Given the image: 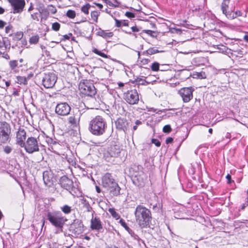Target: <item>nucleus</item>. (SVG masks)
<instances>
[{"mask_svg":"<svg viewBox=\"0 0 248 248\" xmlns=\"http://www.w3.org/2000/svg\"><path fill=\"white\" fill-rule=\"evenodd\" d=\"M107 128V122L104 118L101 116H96L93 118L89 123V130L95 136L103 135Z\"/></svg>","mask_w":248,"mask_h":248,"instance_id":"obj_1","label":"nucleus"},{"mask_svg":"<svg viewBox=\"0 0 248 248\" xmlns=\"http://www.w3.org/2000/svg\"><path fill=\"white\" fill-rule=\"evenodd\" d=\"M135 219L141 228L149 225L152 218L150 211L142 205L137 206L135 211Z\"/></svg>","mask_w":248,"mask_h":248,"instance_id":"obj_2","label":"nucleus"},{"mask_svg":"<svg viewBox=\"0 0 248 248\" xmlns=\"http://www.w3.org/2000/svg\"><path fill=\"white\" fill-rule=\"evenodd\" d=\"M102 183L103 187L109 190L113 196H118L120 194L121 188L111 174L106 173L102 177Z\"/></svg>","mask_w":248,"mask_h":248,"instance_id":"obj_3","label":"nucleus"},{"mask_svg":"<svg viewBox=\"0 0 248 248\" xmlns=\"http://www.w3.org/2000/svg\"><path fill=\"white\" fill-rule=\"evenodd\" d=\"M47 219L55 227L62 229L66 221L62 214L60 212H48Z\"/></svg>","mask_w":248,"mask_h":248,"instance_id":"obj_4","label":"nucleus"},{"mask_svg":"<svg viewBox=\"0 0 248 248\" xmlns=\"http://www.w3.org/2000/svg\"><path fill=\"white\" fill-rule=\"evenodd\" d=\"M80 92L85 95L93 97L96 93V89L93 83L90 80H83L78 86Z\"/></svg>","mask_w":248,"mask_h":248,"instance_id":"obj_5","label":"nucleus"},{"mask_svg":"<svg viewBox=\"0 0 248 248\" xmlns=\"http://www.w3.org/2000/svg\"><path fill=\"white\" fill-rule=\"evenodd\" d=\"M10 125L6 122H0V143L5 144L10 140Z\"/></svg>","mask_w":248,"mask_h":248,"instance_id":"obj_6","label":"nucleus"},{"mask_svg":"<svg viewBox=\"0 0 248 248\" xmlns=\"http://www.w3.org/2000/svg\"><path fill=\"white\" fill-rule=\"evenodd\" d=\"M57 80V75L53 72L44 73L42 78V85L46 88H52Z\"/></svg>","mask_w":248,"mask_h":248,"instance_id":"obj_7","label":"nucleus"},{"mask_svg":"<svg viewBox=\"0 0 248 248\" xmlns=\"http://www.w3.org/2000/svg\"><path fill=\"white\" fill-rule=\"evenodd\" d=\"M23 147L26 151L29 154H32L39 150L38 141L34 137L28 138Z\"/></svg>","mask_w":248,"mask_h":248,"instance_id":"obj_8","label":"nucleus"},{"mask_svg":"<svg viewBox=\"0 0 248 248\" xmlns=\"http://www.w3.org/2000/svg\"><path fill=\"white\" fill-rule=\"evenodd\" d=\"M124 98L125 101L130 105L137 104L139 101V93L135 89L125 93Z\"/></svg>","mask_w":248,"mask_h":248,"instance_id":"obj_9","label":"nucleus"},{"mask_svg":"<svg viewBox=\"0 0 248 248\" xmlns=\"http://www.w3.org/2000/svg\"><path fill=\"white\" fill-rule=\"evenodd\" d=\"M194 89L192 87H184L180 89L178 93L185 103L189 102L193 98V92Z\"/></svg>","mask_w":248,"mask_h":248,"instance_id":"obj_10","label":"nucleus"},{"mask_svg":"<svg viewBox=\"0 0 248 248\" xmlns=\"http://www.w3.org/2000/svg\"><path fill=\"white\" fill-rule=\"evenodd\" d=\"M71 108L66 102L58 103L55 107L56 113L60 116H65L70 113Z\"/></svg>","mask_w":248,"mask_h":248,"instance_id":"obj_11","label":"nucleus"},{"mask_svg":"<svg viewBox=\"0 0 248 248\" xmlns=\"http://www.w3.org/2000/svg\"><path fill=\"white\" fill-rule=\"evenodd\" d=\"M120 149L117 145L110 146L104 153V157L107 161H110L111 158L117 157L120 154Z\"/></svg>","mask_w":248,"mask_h":248,"instance_id":"obj_12","label":"nucleus"},{"mask_svg":"<svg viewBox=\"0 0 248 248\" xmlns=\"http://www.w3.org/2000/svg\"><path fill=\"white\" fill-rule=\"evenodd\" d=\"M70 231L76 236L81 234L83 231V224L81 220L75 219L70 226Z\"/></svg>","mask_w":248,"mask_h":248,"instance_id":"obj_13","label":"nucleus"},{"mask_svg":"<svg viewBox=\"0 0 248 248\" xmlns=\"http://www.w3.org/2000/svg\"><path fill=\"white\" fill-rule=\"evenodd\" d=\"M11 6L13 8L14 14L21 13L25 7V0H8Z\"/></svg>","mask_w":248,"mask_h":248,"instance_id":"obj_14","label":"nucleus"},{"mask_svg":"<svg viewBox=\"0 0 248 248\" xmlns=\"http://www.w3.org/2000/svg\"><path fill=\"white\" fill-rule=\"evenodd\" d=\"M78 111L77 112L71 114V115L67 118V123L69 126L72 128H78L79 126L80 113Z\"/></svg>","mask_w":248,"mask_h":248,"instance_id":"obj_15","label":"nucleus"},{"mask_svg":"<svg viewBox=\"0 0 248 248\" xmlns=\"http://www.w3.org/2000/svg\"><path fill=\"white\" fill-rule=\"evenodd\" d=\"M60 184L61 186L66 190H70L73 186V182L72 180L66 176H62L60 180Z\"/></svg>","mask_w":248,"mask_h":248,"instance_id":"obj_16","label":"nucleus"},{"mask_svg":"<svg viewBox=\"0 0 248 248\" xmlns=\"http://www.w3.org/2000/svg\"><path fill=\"white\" fill-rule=\"evenodd\" d=\"M26 132L24 129L20 128L16 133V143L21 147L25 145Z\"/></svg>","mask_w":248,"mask_h":248,"instance_id":"obj_17","label":"nucleus"},{"mask_svg":"<svg viewBox=\"0 0 248 248\" xmlns=\"http://www.w3.org/2000/svg\"><path fill=\"white\" fill-rule=\"evenodd\" d=\"M94 213V211H93L92 218L91 221V228L93 230H100L102 229L101 222L98 217H93Z\"/></svg>","mask_w":248,"mask_h":248,"instance_id":"obj_18","label":"nucleus"},{"mask_svg":"<svg viewBox=\"0 0 248 248\" xmlns=\"http://www.w3.org/2000/svg\"><path fill=\"white\" fill-rule=\"evenodd\" d=\"M43 180L46 186L50 187L53 184V178L51 173L45 171L43 173Z\"/></svg>","mask_w":248,"mask_h":248,"instance_id":"obj_19","label":"nucleus"},{"mask_svg":"<svg viewBox=\"0 0 248 248\" xmlns=\"http://www.w3.org/2000/svg\"><path fill=\"white\" fill-rule=\"evenodd\" d=\"M116 125L117 129L123 130L124 132H126L128 128V123L124 119H118L116 122Z\"/></svg>","mask_w":248,"mask_h":248,"instance_id":"obj_20","label":"nucleus"},{"mask_svg":"<svg viewBox=\"0 0 248 248\" xmlns=\"http://www.w3.org/2000/svg\"><path fill=\"white\" fill-rule=\"evenodd\" d=\"M80 202L82 205V207L87 212H90L93 211L92 207L91 206L89 202L85 198H82L80 200Z\"/></svg>","mask_w":248,"mask_h":248,"instance_id":"obj_21","label":"nucleus"},{"mask_svg":"<svg viewBox=\"0 0 248 248\" xmlns=\"http://www.w3.org/2000/svg\"><path fill=\"white\" fill-rule=\"evenodd\" d=\"M230 0H223L221 5V9L223 14L226 16L230 11H228Z\"/></svg>","mask_w":248,"mask_h":248,"instance_id":"obj_22","label":"nucleus"},{"mask_svg":"<svg viewBox=\"0 0 248 248\" xmlns=\"http://www.w3.org/2000/svg\"><path fill=\"white\" fill-rule=\"evenodd\" d=\"M242 13L240 11H236L234 13H232V10L230 12L229 14L226 15V17L230 19H233L238 16H242Z\"/></svg>","mask_w":248,"mask_h":248,"instance_id":"obj_23","label":"nucleus"},{"mask_svg":"<svg viewBox=\"0 0 248 248\" xmlns=\"http://www.w3.org/2000/svg\"><path fill=\"white\" fill-rule=\"evenodd\" d=\"M98 34L99 35L106 39L110 38L113 35V32H106L103 30L98 31Z\"/></svg>","mask_w":248,"mask_h":248,"instance_id":"obj_24","label":"nucleus"},{"mask_svg":"<svg viewBox=\"0 0 248 248\" xmlns=\"http://www.w3.org/2000/svg\"><path fill=\"white\" fill-rule=\"evenodd\" d=\"M163 51L159 50L156 47H150L147 49L144 53H146L148 55H153L157 53L162 52Z\"/></svg>","mask_w":248,"mask_h":248,"instance_id":"obj_25","label":"nucleus"},{"mask_svg":"<svg viewBox=\"0 0 248 248\" xmlns=\"http://www.w3.org/2000/svg\"><path fill=\"white\" fill-rule=\"evenodd\" d=\"M92 51L95 54L103 57L104 58H108V56L107 54L102 52L101 51L98 50L97 48L93 47L92 49Z\"/></svg>","mask_w":248,"mask_h":248,"instance_id":"obj_26","label":"nucleus"},{"mask_svg":"<svg viewBox=\"0 0 248 248\" xmlns=\"http://www.w3.org/2000/svg\"><path fill=\"white\" fill-rule=\"evenodd\" d=\"M137 180L140 183L139 185L141 186L144 183V181L146 180V176L143 173H141V174L139 177H137Z\"/></svg>","mask_w":248,"mask_h":248,"instance_id":"obj_27","label":"nucleus"},{"mask_svg":"<svg viewBox=\"0 0 248 248\" xmlns=\"http://www.w3.org/2000/svg\"><path fill=\"white\" fill-rule=\"evenodd\" d=\"M39 40V36L38 35L32 36L29 40V42L31 44H36Z\"/></svg>","mask_w":248,"mask_h":248,"instance_id":"obj_28","label":"nucleus"},{"mask_svg":"<svg viewBox=\"0 0 248 248\" xmlns=\"http://www.w3.org/2000/svg\"><path fill=\"white\" fill-rule=\"evenodd\" d=\"M108 212L111 214V215L115 219H118L120 218L119 215L115 211L114 209L109 208L108 209Z\"/></svg>","mask_w":248,"mask_h":248,"instance_id":"obj_29","label":"nucleus"},{"mask_svg":"<svg viewBox=\"0 0 248 248\" xmlns=\"http://www.w3.org/2000/svg\"><path fill=\"white\" fill-rule=\"evenodd\" d=\"M99 12L94 11L93 12H92L91 13V16L92 19L95 22H97L98 17L99 15Z\"/></svg>","mask_w":248,"mask_h":248,"instance_id":"obj_30","label":"nucleus"},{"mask_svg":"<svg viewBox=\"0 0 248 248\" xmlns=\"http://www.w3.org/2000/svg\"><path fill=\"white\" fill-rule=\"evenodd\" d=\"M91 7V5L89 3H87L86 4V5H83L82 7H81V11L84 13L86 15H88L89 14V9Z\"/></svg>","mask_w":248,"mask_h":248,"instance_id":"obj_31","label":"nucleus"},{"mask_svg":"<svg viewBox=\"0 0 248 248\" xmlns=\"http://www.w3.org/2000/svg\"><path fill=\"white\" fill-rule=\"evenodd\" d=\"M61 208L62 211L66 214H68L71 212V207L67 205H65Z\"/></svg>","mask_w":248,"mask_h":248,"instance_id":"obj_32","label":"nucleus"},{"mask_svg":"<svg viewBox=\"0 0 248 248\" xmlns=\"http://www.w3.org/2000/svg\"><path fill=\"white\" fill-rule=\"evenodd\" d=\"M17 82L19 84H27V78L24 77L18 76L17 77Z\"/></svg>","mask_w":248,"mask_h":248,"instance_id":"obj_33","label":"nucleus"},{"mask_svg":"<svg viewBox=\"0 0 248 248\" xmlns=\"http://www.w3.org/2000/svg\"><path fill=\"white\" fill-rule=\"evenodd\" d=\"M66 16L70 18H74L76 16V12L74 10H69L66 13Z\"/></svg>","mask_w":248,"mask_h":248,"instance_id":"obj_34","label":"nucleus"},{"mask_svg":"<svg viewBox=\"0 0 248 248\" xmlns=\"http://www.w3.org/2000/svg\"><path fill=\"white\" fill-rule=\"evenodd\" d=\"M159 63L157 62H154L151 65V68L152 71H157L159 70Z\"/></svg>","mask_w":248,"mask_h":248,"instance_id":"obj_35","label":"nucleus"},{"mask_svg":"<svg viewBox=\"0 0 248 248\" xmlns=\"http://www.w3.org/2000/svg\"><path fill=\"white\" fill-rule=\"evenodd\" d=\"M61 25L58 22H55L52 25V29L56 31H58L60 30Z\"/></svg>","mask_w":248,"mask_h":248,"instance_id":"obj_36","label":"nucleus"},{"mask_svg":"<svg viewBox=\"0 0 248 248\" xmlns=\"http://www.w3.org/2000/svg\"><path fill=\"white\" fill-rule=\"evenodd\" d=\"M119 223L123 227L125 228L126 230H127V231H129L130 229L128 227L124 219H121L119 221Z\"/></svg>","mask_w":248,"mask_h":248,"instance_id":"obj_37","label":"nucleus"},{"mask_svg":"<svg viewBox=\"0 0 248 248\" xmlns=\"http://www.w3.org/2000/svg\"><path fill=\"white\" fill-rule=\"evenodd\" d=\"M9 64L12 69H14L18 64L17 61L16 60L11 61L9 62Z\"/></svg>","mask_w":248,"mask_h":248,"instance_id":"obj_38","label":"nucleus"},{"mask_svg":"<svg viewBox=\"0 0 248 248\" xmlns=\"http://www.w3.org/2000/svg\"><path fill=\"white\" fill-rule=\"evenodd\" d=\"M171 128L170 125H169V124L165 125L163 128V131L164 133H169L171 132Z\"/></svg>","mask_w":248,"mask_h":248,"instance_id":"obj_39","label":"nucleus"},{"mask_svg":"<svg viewBox=\"0 0 248 248\" xmlns=\"http://www.w3.org/2000/svg\"><path fill=\"white\" fill-rule=\"evenodd\" d=\"M13 29V26L11 25H9L8 26L5 27V32L6 33H9L10 35H12V30Z\"/></svg>","mask_w":248,"mask_h":248,"instance_id":"obj_40","label":"nucleus"},{"mask_svg":"<svg viewBox=\"0 0 248 248\" xmlns=\"http://www.w3.org/2000/svg\"><path fill=\"white\" fill-rule=\"evenodd\" d=\"M128 232L135 240H139L140 239L139 236L136 234L131 229Z\"/></svg>","mask_w":248,"mask_h":248,"instance_id":"obj_41","label":"nucleus"},{"mask_svg":"<svg viewBox=\"0 0 248 248\" xmlns=\"http://www.w3.org/2000/svg\"><path fill=\"white\" fill-rule=\"evenodd\" d=\"M153 208L156 212H159L160 210L161 206L159 204H156L153 205Z\"/></svg>","mask_w":248,"mask_h":248,"instance_id":"obj_42","label":"nucleus"},{"mask_svg":"<svg viewBox=\"0 0 248 248\" xmlns=\"http://www.w3.org/2000/svg\"><path fill=\"white\" fill-rule=\"evenodd\" d=\"M12 148L9 146H6L4 148V152L6 154H9L12 151Z\"/></svg>","mask_w":248,"mask_h":248,"instance_id":"obj_43","label":"nucleus"},{"mask_svg":"<svg viewBox=\"0 0 248 248\" xmlns=\"http://www.w3.org/2000/svg\"><path fill=\"white\" fill-rule=\"evenodd\" d=\"M49 10L52 14H54L56 13L57 9L54 6L50 5L49 6Z\"/></svg>","mask_w":248,"mask_h":248,"instance_id":"obj_44","label":"nucleus"},{"mask_svg":"<svg viewBox=\"0 0 248 248\" xmlns=\"http://www.w3.org/2000/svg\"><path fill=\"white\" fill-rule=\"evenodd\" d=\"M125 16L127 17L131 18L135 17V15L133 13L129 12H126Z\"/></svg>","mask_w":248,"mask_h":248,"instance_id":"obj_45","label":"nucleus"},{"mask_svg":"<svg viewBox=\"0 0 248 248\" xmlns=\"http://www.w3.org/2000/svg\"><path fill=\"white\" fill-rule=\"evenodd\" d=\"M152 142L154 143L156 146L159 147L161 145V143L159 141H158L156 139H153Z\"/></svg>","mask_w":248,"mask_h":248,"instance_id":"obj_46","label":"nucleus"},{"mask_svg":"<svg viewBox=\"0 0 248 248\" xmlns=\"http://www.w3.org/2000/svg\"><path fill=\"white\" fill-rule=\"evenodd\" d=\"M31 18L33 20H37V21L39 20V18L38 17V14L37 13H34L33 14H31Z\"/></svg>","mask_w":248,"mask_h":248,"instance_id":"obj_47","label":"nucleus"},{"mask_svg":"<svg viewBox=\"0 0 248 248\" xmlns=\"http://www.w3.org/2000/svg\"><path fill=\"white\" fill-rule=\"evenodd\" d=\"M6 25V23L5 22L0 20V29H2Z\"/></svg>","mask_w":248,"mask_h":248,"instance_id":"obj_48","label":"nucleus"},{"mask_svg":"<svg viewBox=\"0 0 248 248\" xmlns=\"http://www.w3.org/2000/svg\"><path fill=\"white\" fill-rule=\"evenodd\" d=\"M172 141H173V139L170 137H169V138H167L166 140V143L167 144L170 143L172 142Z\"/></svg>","mask_w":248,"mask_h":248,"instance_id":"obj_49","label":"nucleus"},{"mask_svg":"<svg viewBox=\"0 0 248 248\" xmlns=\"http://www.w3.org/2000/svg\"><path fill=\"white\" fill-rule=\"evenodd\" d=\"M143 31L144 32H145L146 34H148V35H150L151 36H152V33H154V31H151V30H144Z\"/></svg>","mask_w":248,"mask_h":248,"instance_id":"obj_50","label":"nucleus"},{"mask_svg":"<svg viewBox=\"0 0 248 248\" xmlns=\"http://www.w3.org/2000/svg\"><path fill=\"white\" fill-rule=\"evenodd\" d=\"M131 30L133 32H139V29L137 26H133L131 27Z\"/></svg>","mask_w":248,"mask_h":248,"instance_id":"obj_51","label":"nucleus"},{"mask_svg":"<svg viewBox=\"0 0 248 248\" xmlns=\"http://www.w3.org/2000/svg\"><path fill=\"white\" fill-rule=\"evenodd\" d=\"M116 22V26L120 27L121 26V22L117 19H115Z\"/></svg>","mask_w":248,"mask_h":248,"instance_id":"obj_52","label":"nucleus"},{"mask_svg":"<svg viewBox=\"0 0 248 248\" xmlns=\"http://www.w3.org/2000/svg\"><path fill=\"white\" fill-rule=\"evenodd\" d=\"M2 57L7 59V60H8L10 59V57L9 56V55L7 54V53H2Z\"/></svg>","mask_w":248,"mask_h":248,"instance_id":"obj_53","label":"nucleus"},{"mask_svg":"<svg viewBox=\"0 0 248 248\" xmlns=\"http://www.w3.org/2000/svg\"><path fill=\"white\" fill-rule=\"evenodd\" d=\"M226 179L228 180V183L230 184L231 183V176L230 174H228L226 176Z\"/></svg>","mask_w":248,"mask_h":248,"instance_id":"obj_54","label":"nucleus"},{"mask_svg":"<svg viewBox=\"0 0 248 248\" xmlns=\"http://www.w3.org/2000/svg\"><path fill=\"white\" fill-rule=\"evenodd\" d=\"M72 35V34L70 33L68 34H66L63 36V37L65 39L68 40L70 38V37Z\"/></svg>","mask_w":248,"mask_h":248,"instance_id":"obj_55","label":"nucleus"},{"mask_svg":"<svg viewBox=\"0 0 248 248\" xmlns=\"http://www.w3.org/2000/svg\"><path fill=\"white\" fill-rule=\"evenodd\" d=\"M137 82H138L139 84L143 85L144 84V80L141 78H140L139 79H137Z\"/></svg>","mask_w":248,"mask_h":248,"instance_id":"obj_56","label":"nucleus"},{"mask_svg":"<svg viewBox=\"0 0 248 248\" xmlns=\"http://www.w3.org/2000/svg\"><path fill=\"white\" fill-rule=\"evenodd\" d=\"M23 34L22 32H17L16 37L18 39H20L23 37Z\"/></svg>","mask_w":248,"mask_h":248,"instance_id":"obj_57","label":"nucleus"},{"mask_svg":"<svg viewBox=\"0 0 248 248\" xmlns=\"http://www.w3.org/2000/svg\"><path fill=\"white\" fill-rule=\"evenodd\" d=\"M94 4H95L100 9H102L103 7V6L102 4L95 2H94Z\"/></svg>","mask_w":248,"mask_h":248,"instance_id":"obj_58","label":"nucleus"},{"mask_svg":"<svg viewBox=\"0 0 248 248\" xmlns=\"http://www.w3.org/2000/svg\"><path fill=\"white\" fill-rule=\"evenodd\" d=\"M141 124V122L140 121V120H137L136 122H135V124L137 125V126L138 125H139L140 124Z\"/></svg>","mask_w":248,"mask_h":248,"instance_id":"obj_59","label":"nucleus"},{"mask_svg":"<svg viewBox=\"0 0 248 248\" xmlns=\"http://www.w3.org/2000/svg\"><path fill=\"white\" fill-rule=\"evenodd\" d=\"M95 189L97 193H100L101 192V189L98 186H95Z\"/></svg>","mask_w":248,"mask_h":248,"instance_id":"obj_60","label":"nucleus"},{"mask_svg":"<svg viewBox=\"0 0 248 248\" xmlns=\"http://www.w3.org/2000/svg\"><path fill=\"white\" fill-rule=\"evenodd\" d=\"M5 12V10L1 7H0V15L3 14Z\"/></svg>","mask_w":248,"mask_h":248,"instance_id":"obj_61","label":"nucleus"},{"mask_svg":"<svg viewBox=\"0 0 248 248\" xmlns=\"http://www.w3.org/2000/svg\"><path fill=\"white\" fill-rule=\"evenodd\" d=\"M5 45V43L4 42L0 41V48H2Z\"/></svg>","mask_w":248,"mask_h":248,"instance_id":"obj_62","label":"nucleus"},{"mask_svg":"<svg viewBox=\"0 0 248 248\" xmlns=\"http://www.w3.org/2000/svg\"><path fill=\"white\" fill-rule=\"evenodd\" d=\"M244 40L248 42V35H245L244 36Z\"/></svg>","mask_w":248,"mask_h":248,"instance_id":"obj_63","label":"nucleus"},{"mask_svg":"<svg viewBox=\"0 0 248 248\" xmlns=\"http://www.w3.org/2000/svg\"><path fill=\"white\" fill-rule=\"evenodd\" d=\"M118 85L120 87H123L124 86V84L122 82H120L118 83Z\"/></svg>","mask_w":248,"mask_h":248,"instance_id":"obj_64","label":"nucleus"}]
</instances>
